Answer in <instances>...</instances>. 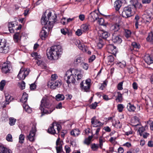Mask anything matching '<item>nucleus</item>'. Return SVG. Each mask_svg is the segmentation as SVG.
Masks as SVG:
<instances>
[{"label":"nucleus","instance_id":"f257e3e1","mask_svg":"<svg viewBox=\"0 0 153 153\" xmlns=\"http://www.w3.org/2000/svg\"><path fill=\"white\" fill-rule=\"evenodd\" d=\"M76 76H77L78 80L81 79L82 77V71L77 69H73L72 70H68L65 73L64 77L68 84V86H69V84L71 83H75Z\"/></svg>","mask_w":153,"mask_h":153},{"label":"nucleus","instance_id":"f03ea898","mask_svg":"<svg viewBox=\"0 0 153 153\" xmlns=\"http://www.w3.org/2000/svg\"><path fill=\"white\" fill-rule=\"evenodd\" d=\"M39 109L41 110L42 116L45 114L51 113L55 109V108L51 106L48 99L46 97H43L41 101Z\"/></svg>","mask_w":153,"mask_h":153},{"label":"nucleus","instance_id":"7ed1b4c3","mask_svg":"<svg viewBox=\"0 0 153 153\" xmlns=\"http://www.w3.org/2000/svg\"><path fill=\"white\" fill-rule=\"evenodd\" d=\"M62 50L60 45L52 46L47 53L48 58L51 59H57L62 53Z\"/></svg>","mask_w":153,"mask_h":153},{"label":"nucleus","instance_id":"20e7f679","mask_svg":"<svg viewBox=\"0 0 153 153\" xmlns=\"http://www.w3.org/2000/svg\"><path fill=\"white\" fill-rule=\"evenodd\" d=\"M53 27V25L51 24L49 25V26L46 25L42 27L39 33V36L42 40L45 39L48 36V32L52 29Z\"/></svg>","mask_w":153,"mask_h":153},{"label":"nucleus","instance_id":"39448f33","mask_svg":"<svg viewBox=\"0 0 153 153\" xmlns=\"http://www.w3.org/2000/svg\"><path fill=\"white\" fill-rule=\"evenodd\" d=\"M61 126V125L56 123H53L48 129V132L52 134H57L60 131Z\"/></svg>","mask_w":153,"mask_h":153},{"label":"nucleus","instance_id":"423d86ee","mask_svg":"<svg viewBox=\"0 0 153 153\" xmlns=\"http://www.w3.org/2000/svg\"><path fill=\"white\" fill-rule=\"evenodd\" d=\"M9 50V46L5 39H0V53H7Z\"/></svg>","mask_w":153,"mask_h":153},{"label":"nucleus","instance_id":"0eeeda50","mask_svg":"<svg viewBox=\"0 0 153 153\" xmlns=\"http://www.w3.org/2000/svg\"><path fill=\"white\" fill-rule=\"evenodd\" d=\"M143 19L147 22H150L153 18V10L149 8L146 10L145 13L142 16Z\"/></svg>","mask_w":153,"mask_h":153},{"label":"nucleus","instance_id":"6e6552de","mask_svg":"<svg viewBox=\"0 0 153 153\" xmlns=\"http://www.w3.org/2000/svg\"><path fill=\"white\" fill-rule=\"evenodd\" d=\"M131 5H129L125 7L123 9L122 13V16L123 17L128 18L130 17L133 15L132 10L133 9Z\"/></svg>","mask_w":153,"mask_h":153},{"label":"nucleus","instance_id":"1a4fd4ad","mask_svg":"<svg viewBox=\"0 0 153 153\" xmlns=\"http://www.w3.org/2000/svg\"><path fill=\"white\" fill-rule=\"evenodd\" d=\"M91 80L90 79H86L84 83L82 82L80 84V88L82 90L84 91L88 92L90 90Z\"/></svg>","mask_w":153,"mask_h":153},{"label":"nucleus","instance_id":"9d476101","mask_svg":"<svg viewBox=\"0 0 153 153\" xmlns=\"http://www.w3.org/2000/svg\"><path fill=\"white\" fill-rule=\"evenodd\" d=\"M61 85V81L57 80L56 81H50L48 83V87L53 89H56L59 87Z\"/></svg>","mask_w":153,"mask_h":153},{"label":"nucleus","instance_id":"9b49d317","mask_svg":"<svg viewBox=\"0 0 153 153\" xmlns=\"http://www.w3.org/2000/svg\"><path fill=\"white\" fill-rule=\"evenodd\" d=\"M99 144L93 143L91 145V148L92 150L93 151H97L99 148V146L101 149L102 148L103 146V143L105 142L104 140L101 137H100L99 139Z\"/></svg>","mask_w":153,"mask_h":153},{"label":"nucleus","instance_id":"f8f14e48","mask_svg":"<svg viewBox=\"0 0 153 153\" xmlns=\"http://www.w3.org/2000/svg\"><path fill=\"white\" fill-rule=\"evenodd\" d=\"M123 92L121 94L119 91L115 92L114 93V96L116 95V100L118 102H121L123 99L122 95L124 93H127L128 90L127 89H124Z\"/></svg>","mask_w":153,"mask_h":153},{"label":"nucleus","instance_id":"ddd939ff","mask_svg":"<svg viewBox=\"0 0 153 153\" xmlns=\"http://www.w3.org/2000/svg\"><path fill=\"white\" fill-rule=\"evenodd\" d=\"M29 74V71L27 69H24L21 68L17 76L20 79H24Z\"/></svg>","mask_w":153,"mask_h":153},{"label":"nucleus","instance_id":"4468645a","mask_svg":"<svg viewBox=\"0 0 153 153\" xmlns=\"http://www.w3.org/2000/svg\"><path fill=\"white\" fill-rule=\"evenodd\" d=\"M36 131V126L34 125L32 127V130L30 131L29 134L27 136L28 139L30 141L33 142L34 141Z\"/></svg>","mask_w":153,"mask_h":153},{"label":"nucleus","instance_id":"2eb2a0df","mask_svg":"<svg viewBox=\"0 0 153 153\" xmlns=\"http://www.w3.org/2000/svg\"><path fill=\"white\" fill-rule=\"evenodd\" d=\"M47 15L48 21V24H52V25H53V23L56 21V14L54 13L52 14L51 12H49Z\"/></svg>","mask_w":153,"mask_h":153},{"label":"nucleus","instance_id":"dca6fc26","mask_svg":"<svg viewBox=\"0 0 153 153\" xmlns=\"http://www.w3.org/2000/svg\"><path fill=\"white\" fill-rule=\"evenodd\" d=\"M97 11L95 10L91 13L89 15L88 19L91 22H94L98 18V15L97 13Z\"/></svg>","mask_w":153,"mask_h":153},{"label":"nucleus","instance_id":"f3484780","mask_svg":"<svg viewBox=\"0 0 153 153\" xmlns=\"http://www.w3.org/2000/svg\"><path fill=\"white\" fill-rule=\"evenodd\" d=\"M91 123L93 125L94 127H97L102 126L103 123H102L100 121L96 119V117L95 116L94 117L91 119Z\"/></svg>","mask_w":153,"mask_h":153},{"label":"nucleus","instance_id":"a211bd4d","mask_svg":"<svg viewBox=\"0 0 153 153\" xmlns=\"http://www.w3.org/2000/svg\"><path fill=\"white\" fill-rule=\"evenodd\" d=\"M10 62H7V63H4L3 65L1 68V70L3 73H7L10 71Z\"/></svg>","mask_w":153,"mask_h":153},{"label":"nucleus","instance_id":"6ab92c4d","mask_svg":"<svg viewBox=\"0 0 153 153\" xmlns=\"http://www.w3.org/2000/svg\"><path fill=\"white\" fill-rule=\"evenodd\" d=\"M144 60L148 64L153 63V57L149 54H146L144 56Z\"/></svg>","mask_w":153,"mask_h":153},{"label":"nucleus","instance_id":"aec40b11","mask_svg":"<svg viewBox=\"0 0 153 153\" xmlns=\"http://www.w3.org/2000/svg\"><path fill=\"white\" fill-rule=\"evenodd\" d=\"M41 23L42 25L45 26L47 25L49 26V25L51 24H48V18H47L45 16V14H43L42 15V16L41 19ZM52 25V24H51Z\"/></svg>","mask_w":153,"mask_h":153},{"label":"nucleus","instance_id":"412c9836","mask_svg":"<svg viewBox=\"0 0 153 153\" xmlns=\"http://www.w3.org/2000/svg\"><path fill=\"white\" fill-rule=\"evenodd\" d=\"M112 41L114 43L119 44L122 42V39L120 36L113 35Z\"/></svg>","mask_w":153,"mask_h":153},{"label":"nucleus","instance_id":"4be33fe9","mask_svg":"<svg viewBox=\"0 0 153 153\" xmlns=\"http://www.w3.org/2000/svg\"><path fill=\"white\" fill-rule=\"evenodd\" d=\"M0 153H12V152L7 148L0 146Z\"/></svg>","mask_w":153,"mask_h":153},{"label":"nucleus","instance_id":"5701e85b","mask_svg":"<svg viewBox=\"0 0 153 153\" xmlns=\"http://www.w3.org/2000/svg\"><path fill=\"white\" fill-rule=\"evenodd\" d=\"M80 133V131L77 128L72 130L70 132L71 135L74 137L78 136Z\"/></svg>","mask_w":153,"mask_h":153},{"label":"nucleus","instance_id":"b1692460","mask_svg":"<svg viewBox=\"0 0 153 153\" xmlns=\"http://www.w3.org/2000/svg\"><path fill=\"white\" fill-rule=\"evenodd\" d=\"M90 28V25L88 23L83 24L81 26V29L83 32L87 31Z\"/></svg>","mask_w":153,"mask_h":153},{"label":"nucleus","instance_id":"393cba45","mask_svg":"<svg viewBox=\"0 0 153 153\" xmlns=\"http://www.w3.org/2000/svg\"><path fill=\"white\" fill-rule=\"evenodd\" d=\"M148 129V126L147 125H146L144 127H142L140 128L138 130V131L139 132L140 135L142 136L143 134L144 133V132L145 131Z\"/></svg>","mask_w":153,"mask_h":153},{"label":"nucleus","instance_id":"a878e982","mask_svg":"<svg viewBox=\"0 0 153 153\" xmlns=\"http://www.w3.org/2000/svg\"><path fill=\"white\" fill-rule=\"evenodd\" d=\"M122 3L120 0H117L116 1L114 4V7L116 11L119 10L122 5Z\"/></svg>","mask_w":153,"mask_h":153},{"label":"nucleus","instance_id":"bb28decb","mask_svg":"<svg viewBox=\"0 0 153 153\" xmlns=\"http://www.w3.org/2000/svg\"><path fill=\"white\" fill-rule=\"evenodd\" d=\"M93 138L92 135L89 136L88 138L85 139L84 142V143L87 145H89L91 143Z\"/></svg>","mask_w":153,"mask_h":153},{"label":"nucleus","instance_id":"cd10ccee","mask_svg":"<svg viewBox=\"0 0 153 153\" xmlns=\"http://www.w3.org/2000/svg\"><path fill=\"white\" fill-rule=\"evenodd\" d=\"M9 30L10 33H13L15 29V25L12 22H9L8 24Z\"/></svg>","mask_w":153,"mask_h":153},{"label":"nucleus","instance_id":"c85d7f7f","mask_svg":"<svg viewBox=\"0 0 153 153\" xmlns=\"http://www.w3.org/2000/svg\"><path fill=\"white\" fill-rule=\"evenodd\" d=\"M112 125L117 128H120L121 127L120 122L119 120L117 121L115 119L112 120Z\"/></svg>","mask_w":153,"mask_h":153},{"label":"nucleus","instance_id":"c756f323","mask_svg":"<svg viewBox=\"0 0 153 153\" xmlns=\"http://www.w3.org/2000/svg\"><path fill=\"white\" fill-rule=\"evenodd\" d=\"M28 97V94L24 92L23 93L22 98L20 101L23 103H26Z\"/></svg>","mask_w":153,"mask_h":153},{"label":"nucleus","instance_id":"7c9ffc66","mask_svg":"<svg viewBox=\"0 0 153 153\" xmlns=\"http://www.w3.org/2000/svg\"><path fill=\"white\" fill-rule=\"evenodd\" d=\"M23 106L24 109L28 113H30L32 112L31 108L27 104L24 103L23 104Z\"/></svg>","mask_w":153,"mask_h":153},{"label":"nucleus","instance_id":"2f4dec72","mask_svg":"<svg viewBox=\"0 0 153 153\" xmlns=\"http://www.w3.org/2000/svg\"><path fill=\"white\" fill-rule=\"evenodd\" d=\"M111 29L114 32L117 31L120 29V25L117 24H114L111 26Z\"/></svg>","mask_w":153,"mask_h":153},{"label":"nucleus","instance_id":"473e14b6","mask_svg":"<svg viewBox=\"0 0 153 153\" xmlns=\"http://www.w3.org/2000/svg\"><path fill=\"white\" fill-rule=\"evenodd\" d=\"M131 6H133L132 7L133 9H141L142 7V5L141 4L136 1V3L134 4H132Z\"/></svg>","mask_w":153,"mask_h":153},{"label":"nucleus","instance_id":"72a5a7b5","mask_svg":"<svg viewBox=\"0 0 153 153\" xmlns=\"http://www.w3.org/2000/svg\"><path fill=\"white\" fill-rule=\"evenodd\" d=\"M56 98L58 101L63 100L65 99V97L62 94H59L56 96Z\"/></svg>","mask_w":153,"mask_h":153},{"label":"nucleus","instance_id":"f704fd0d","mask_svg":"<svg viewBox=\"0 0 153 153\" xmlns=\"http://www.w3.org/2000/svg\"><path fill=\"white\" fill-rule=\"evenodd\" d=\"M78 47L83 52H86L87 49V48L86 46L80 43L78 45Z\"/></svg>","mask_w":153,"mask_h":153},{"label":"nucleus","instance_id":"c9c22d12","mask_svg":"<svg viewBox=\"0 0 153 153\" xmlns=\"http://www.w3.org/2000/svg\"><path fill=\"white\" fill-rule=\"evenodd\" d=\"M20 36V33H16L13 36V39L15 42H17L19 39Z\"/></svg>","mask_w":153,"mask_h":153},{"label":"nucleus","instance_id":"e433bc0d","mask_svg":"<svg viewBox=\"0 0 153 153\" xmlns=\"http://www.w3.org/2000/svg\"><path fill=\"white\" fill-rule=\"evenodd\" d=\"M98 23L101 25H103L106 26L107 23L105 22L104 19L102 18H99L98 21Z\"/></svg>","mask_w":153,"mask_h":153},{"label":"nucleus","instance_id":"4c0bfd02","mask_svg":"<svg viewBox=\"0 0 153 153\" xmlns=\"http://www.w3.org/2000/svg\"><path fill=\"white\" fill-rule=\"evenodd\" d=\"M147 40L150 42L153 41V32L149 33L146 38Z\"/></svg>","mask_w":153,"mask_h":153},{"label":"nucleus","instance_id":"58836bf2","mask_svg":"<svg viewBox=\"0 0 153 153\" xmlns=\"http://www.w3.org/2000/svg\"><path fill=\"white\" fill-rule=\"evenodd\" d=\"M127 108L128 110L130 111H134L135 109L134 106L131 105L130 103L128 105Z\"/></svg>","mask_w":153,"mask_h":153},{"label":"nucleus","instance_id":"ea45409f","mask_svg":"<svg viewBox=\"0 0 153 153\" xmlns=\"http://www.w3.org/2000/svg\"><path fill=\"white\" fill-rule=\"evenodd\" d=\"M5 104L7 105L8 104L10 101V96L8 94H5Z\"/></svg>","mask_w":153,"mask_h":153},{"label":"nucleus","instance_id":"a19ab883","mask_svg":"<svg viewBox=\"0 0 153 153\" xmlns=\"http://www.w3.org/2000/svg\"><path fill=\"white\" fill-rule=\"evenodd\" d=\"M61 33L64 35H65L68 34V35H69L70 33L69 32L68 29L67 28H62L61 29Z\"/></svg>","mask_w":153,"mask_h":153},{"label":"nucleus","instance_id":"79ce46f5","mask_svg":"<svg viewBox=\"0 0 153 153\" xmlns=\"http://www.w3.org/2000/svg\"><path fill=\"white\" fill-rule=\"evenodd\" d=\"M131 31L128 29H125V36L128 38L131 36Z\"/></svg>","mask_w":153,"mask_h":153},{"label":"nucleus","instance_id":"37998d69","mask_svg":"<svg viewBox=\"0 0 153 153\" xmlns=\"http://www.w3.org/2000/svg\"><path fill=\"white\" fill-rule=\"evenodd\" d=\"M25 83L23 81H22L19 83V87L22 90L25 88Z\"/></svg>","mask_w":153,"mask_h":153},{"label":"nucleus","instance_id":"c03bdc74","mask_svg":"<svg viewBox=\"0 0 153 153\" xmlns=\"http://www.w3.org/2000/svg\"><path fill=\"white\" fill-rule=\"evenodd\" d=\"M56 146H62L63 142L62 141L60 140L59 138H58L57 139L56 142Z\"/></svg>","mask_w":153,"mask_h":153},{"label":"nucleus","instance_id":"a18cd8bd","mask_svg":"<svg viewBox=\"0 0 153 153\" xmlns=\"http://www.w3.org/2000/svg\"><path fill=\"white\" fill-rule=\"evenodd\" d=\"M25 140V135L23 134H21L19 137V142L22 143H24Z\"/></svg>","mask_w":153,"mask_h":153},{"label":"nucleus","instance_id":"49530a36","mask_svg":"<svg viewBox=\"0 0 153 153\" xmlns=\"http://www.w3.org/2000/svg\"><path fill=\"white\" fill-rule=\"evenodd\" d=\"M16 121V119L13 117H10L9 118V123L10 126L14 125Z\"/></svg>","mask_w":153,"mask_h":153},{"label":"nucleus","instance_id":"de8ad7c7","mask_svg":"<svg viewBox=\"0 0 153 153\" xmlns=\"http://www.w3.org/2000/svg\"><path fill=\"white\" fill-rule=\"evenodd\" d=\"M5 81L2 80L0 82V90H2L3 89L4 86L5 85Z\"/></svg>","mask_w":153,"mask_h":153},{"label":"nucleus","instance_id":"09e8293b","mask_svg":"<svg viewBox=\"0 0 153 153\" xmlns=\"http://www.w3.org/2000/svg\"><path fill=\"white\" fill-rule=\"evenodd\" d=\"M101 36L102 38L106 39L108 37V34L107 32H103L102 33Z\"/></svg>","mask_w":153,"mask_h":153},{"label":"nucleus","instance_id":"8fccbe9b","mask_svg":"<svg viewBox=\"0 0 153 153\" xmlns=\"http://www.w3.org/2000/svg\"><path fill=\"white\" fill-rule=\"evenodd\" d=\"M124 108L123 105L122 104H119L117 105V109L119 112H121Z\"/></svg>","mask_w":153,"mask_h":153},{"label":"nucleus","instance_id":"3c124183","mask_svg":"<svg viewBox=\"0 0 153 153\" xmlns=\"http://www.w3.org/2000/svg\"><path fill=\"white\" fill-rule=\"evenodd\" d=\"M107 83L105 81H104L103 83L101 84V86L99 88L100 89L103 90L106 86Z\"/></svg>","mask_w":153,"mask_h":153},{"label":"nucleus","instance_id":"603ef678","mask_svg":"<svg viewBox=\"0 0 153 153\" xmlns=\"http://www.w3.org/2000/svg\"><path fill=\"white\" fill-rule=\"evenodd\" d=\"M123 82H119L117 86V88L118 90H121L123 89Z\"/></svg>","mask_w":153,"mask_h":153},{"label":"nucleus","instance_id":"864d4df0","mask_svg":"<svg viewBox=\"0 0 153 153\" xmlns=\"http://www.w3.org/2000/svg\"><path fill=\"white\" fill-rule=\"evenodd\" d=\"M65 149L66 153H69L71 151L70 146L68 145L65 146Z\"/></svg>","mask_w":153,"mask_h":153},{"label":"nucleus","instance_id":"5fc2aeb1","mask_svg":"<svg viewBox=\"0 0 153 153\" xmlns=\"http://www.w3.org/2000/svg\"><path fill=\"white\" fill-rule=\"evenodd\" d=\"M81 64L83 68L85 70H87L88 69L89 66L88 64L84 62H82Z\"/></svg>","mask_w":153,"mask_h":153},{"label":"nucleus","instance_id":"6e6d98bb","mask_svg":"<svg viewBox=\"0 0 153 153\" xmlns=\"http://www.w3.org/2000/svg\"><path fill=\"white\" fill-rule=\"evenodd\" d=\"M121 68H124L126 65V63L125 61H122L121 62H120L117 63Z\"/></svg>","mask_w":153,"mask_h":153},{"label":"nucleus","instance_id":"4d7b16f0","mask_svg":"<svg viewBox=\"0 0 153 153\" xmlns=\"http://www.w3.org/2000/svg\"><path fill=\"white\" fill-rule=\"evenodd\" d=\"M131 45L134 48L139 49L140 48V45L135 42H132Z\"/></svg>","mask_w":153,"mask_h":153},{"label":"nucleus","instance_id":"13d9d810","mask_svg":"<svg viewBox=\"0 0 153 153\" xmlns=\"http://www.w3.org/2000/svg\"><path fill=\"white\" fill-rule=\"evenodd\" d=\"M140 17L138 15H136L135 17V19L136 20L135 22V26L136 28H138L137 25H138V21L139 20Z\"/></svg>","mask_w":153,"mask_h":153},{"label":"nucleus","instance_id":"bf43d9fd","mask_svg":"<svg viewBox=\"0 0 153 153\" xmlns=\"http://www.w3.org/2000/svg\"><path fill=\"white\" fill-rule=\"evenodd\" d=\"M6 140L8 141L12 142L13 141L12 137L11 134H8L6 137Z\"/></svg>","mask_w":153,"mask_h":153},{"label":"nucleus","instance_id":"052dcab7","mask_svg":"<svg viewBox=\"0 0 153 153\" xmlns=\"http://www.w3.org/2000/svg\"><path fill=\"white\" fill-rule=\"evenodd\" d=\"M97 105V102H95L94 103H92L90 106V108L91 109H94L96 108Z\"/></svg>","mask_w":153,"mask_h":153},{"label":"nucleus","instance_id":"680f3d73","mask_svg":"<svg viewBox=\"0 0 153 153\" xmlns=\"http://www.w3.org/2000/svg\"><path fill=\"white\" fill-rule=\"evenodd\" d=\"M51 81H54L57 78L58 76L56 74H54L51 75Z\"/></svg>","mask_w":153,"mask_h":153},{"label":"nucleus","instance_id":"e2e57ef3","mask_svg":"<svg viewBox=\"0 0 153 153\" xmlns=\"http://www.w3.org/2000/svg\"><path fill=\"white\" fill-rule=\"evenodd\" d=\"M96 58V56L95 55H93L90 57L88 59L89 62H93Z\"/></svg>","mask_w":153,"mask_h":153},{"label":"nucleus","instance_id":"0e129e2a","mask_svg":"<svg viewBox=\"0 0 153 153\" xmlns=\"http://www.w3.org/2000/svg\"><path fill=\"white\" fill-rule=\"evenodd\" d=\"M108 60L110 62H112L114 60L113 56H109L108 57Z\"/></svg>","mask_w":153,"mask_h":153},{"label":"nucleus","instance_id":"69168bd1","mask_svg":"<svg viewBox=\"0 0 153 153\" xmlns=\"http://www.w3.org/2000/svg\"><path fill=\"white\" fill-rule=\"evenodd\" d=\"M82 34V32L81 29H78L76 32V34L78 36H80Z\"/></svg>","mask_w":153,"mask_h":153},{"label":"nucleus","instance_id":"338daca9","mask_svg":"<svg viewBox=\"0 0 153 153\" xmlns=\"http://www.w3.org/2000/svg\"><path fill=\"white\" fill-rule=\"evenodd\" d=\"M103 45V43L102 40H100L99 42L97 43L98 47L100 49L102 48Z\"/></svg>","mask_w":153,"mask_h":153},{"label":"nucleus","instance_id":"774afa93","mask_svg":"<svg viewBox=\"0 0 153 153\" xmlns=\"http://www.w3.org/2000/svg\"><path fill=\"white\" fill-rule=\"evenodd\" d=\"M79 18L81 21H83L85 19V15L82 14H80L79 16Z\"/></svg>","mask_w":153,"mask_h":153}]
</instances>
